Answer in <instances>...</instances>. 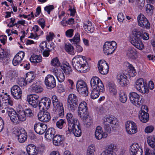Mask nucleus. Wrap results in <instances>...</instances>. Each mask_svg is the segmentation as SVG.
Listing matches in <instances>:
<instances>
[{
	"label": "nucleus",
	"mask_w": 155,
	"mask_h": 155,
	"mask_svg": "<svg viewBox=\"0 0 155 155\" xmlns=\"http://www.w3.org/2000/svg\"><path fill=\"white\" fill-rule=\"evenodd\" d=\"M76 56L73 58L72 61L73 67L79 72L85 73L90 70V65L85 58V57L79 56L80 58Z\"/></svg>",
	"instance_id": "1"
},
{
	"label": "nucleus",
	"mask_w": 155,
	"mask_h": 155,
	"mask_svg": "<svg viewBox=\"0 0 155 155\" xmlns=\"http://www.w3.org/2000/svg\"><path fill=\"white\" fill-rule=\"evenodd\" d=\"M6 110V113L9 117L10 120L15 124H18L20 121H25L26 117L22 110H19L17 113L13 108L7 107L5 108Z\"/></svg>",
	"instance_id": "2"
},
{
	"label": "nucleus",
	"mask_w": 155,
	"mask_h": 155,
	"mask_svg": "<svg viewBox=\"0 0 155 155\" xmlns=\"http://www.w3.org/2000/svg\"><path fill=\"white\" fill-rule=\"evenodd\" d=\"M79 117L85 120V123L87 127L90 126L93 123L92 120L88 119V111L86 102L84 101L81 102L78 105V110Z\"/></svg>",
	"instance_id": "3"
},
{
	"label": "nucleus",
	"mask_w": 155,
	"mask_h": 155,
	"mask_svg": "<svg viewBox=\"0 0 155 155\" xmlns=\"http://www.w3.org/2000/svg\"><path fill=\"white\" fill-rule=\"evenodd\" d=\"M133 38L130 39V43L137 48H143L144 45L140 41L141 36V32L136 29H134L132 32Z\"/></svg>",
	"instance_id": "4"
},
{
	"label": "nucleus",
	"mask_w": 155,
	"mask_h": 155,
	"mask_svg": "<svg viewBox=\"0 0 155 155\" xmlns=\"http://www.w3.org/2000/svg\"><path fill=\"white\" fill-rule=\"evenodd\" d=\"M67 105L69 109L72 111L76 110L79 103L78 98L75 94H71L68 96Z\"/></svg>",
	"instance_id": "5"
},
{
	"label": "nucleus",
	"mask_w": 155,
	"mask_h": 155,
	"mask_svg": "<svg viewBox=\"0 0 155 155\" xmlns=\"http://www.w3.org/2000/svg\"><path fill=\"white\" fill-rule=\"evenodd\" d=\"M117 122L116 118L113 116L108 115L104 117L103 128L106 132L110 133L111 129L109 124L115 125L117 123Z\"/></svg>",
	"instance_id": "6"
},
{
	"label": "nucleus",
	"mask_w": 155,
	"mask_h": 155,
	"mask_svg": "<svg viewBox=\"0 0 155 155\" xmlns=\"http://www.w3.org/2000/svg\"><path fill=\"white\" fill-rule=\"evenodd\" d=\"M76 88L77 91L84 96H86L88 94V92L85 82L82 80H78L77 83Z\"/></svg>",
	"instance_id": "7"
},
{
	"label": "nucleus",
	"mask_w": 155,
	"mask_h": 155,
	"mask_svg": "<svg viewBox=\"0 0 155 155\" xmlns=\"http://www.w3.org/2000/svg\"><path fill=\"white\" fill-rule=\"evenodd\" d=\"M90 84L92 88L100 89V91H104V86L101 81L98 77L94 76L91 79Z\"/></svg>",
	"instance_id": "8"
},
{
	"label": "nucleus",
	"mask_w": 155,
	"mask_h": 155,
	"mask_svg": "<svg viewBox=\"0 0 155 155\" xmlns=\"http://www.w3.org/2000/svg\"><path fill=\"white\" fill-rule=\"evenodd\" d=\"M13 133L17 137L18 141L21 143L24 142L27 138V134L26 132L23 129H19L14 128L13 129Z\"/></svg>",
	"instance_id": "9"
},
{
	"label": "nucleus",
	"mask_w": 155,
	"mask_h": 155,
	"mask_svg": "<svg viewBox=\"0 0 155 155\" xmlns=\"http://www.w3.org/2000/svg\"><path fill=\"white\" fill-rule=\"evenodd\" d=\"M129 99L131 103L137 107L142 104V98L135 92H130L129 94Z\"/></svg>",
	"instance_id": "10"
},
{
	"label": "nucleus",
	"mask_w": 155,
	"mask_h": 155,
	"mask_svg": "<svg viewBox=\"0 0 155 155\" xmlns=\"http://www.w3.org/2000/svg\"><path fill=\"white\" fill-rule=\"evenodd\" d=\"M146 83L142 78L138 79L135 83V87L140 92L145 94L149 92V89L146 88Z\"/></svg>",
	"instance_id": "11"
},
{
	"label": "nucleus",
	"mask_w": 155,
	"mask_h": 155,
	"mask_svg": "<svg viewBox=\"0 0 155 155\" xmlns=\"http://www.w3.org/2000/svg\"><path fill=\"white\" fill-rule=\"evenodd\" d=\"M51 104L50 99L47 97H43L40 99L38 102V107L41 111L47 110L48 109Z\"/></svg>",
	"instance_id": "12"
},
{
	"label": "nucleus",
	"mask_w": 155,
	"mask_h": 155,
	"mask_svg": "<svg viewBox=\"0 0 155 155\" xmlns=\"http://www.w3.org/2000/svg\"><path fill=\"white\" fill-rule=\"evenodd\" d=\"M126 131L129 134H132L137 132V127L136 124L132 121H128L125 124Z\"/></svg>",
	"instance_id": "13"
},
{
	"label": "nucleus",
	"mask_w": 155,
	"mask_h": 155,
	"mask_svg": "<svg viewBox=\"0 0 155 155\" xmlns=\"http://www.w3.org/2000/svg\"><path fill=\"white\" fill-rule=\"evenodd\" d=\"M130 151L132 155H143V151L141 145L137 143H133L131 145Z\"/></svg>",
	"instance_id": "14"
},
{
	"label": "nucleus",
	"mask_w": 155,
	"mask_h": 155,
	"mask_svg": "<svg viewBox=\"0 0 155 155\" xmlns=\"http://www.w3.org/2000/svg\"><path fill=\"white\" fill-rule=\"evenodd\" d=\"M98 68L100 73L102 74H106L109 71V65L104 60H101L98 63Z\"/></svg>",
	"instance_id": "15"
},
{
	"label": "nucleus",
	"mask_w": 155,
	"mask_h": 155,
	"mask_svg": "<svg viewBox=\"0 0 155 155\" xmlns=\"http://www.w3.org/2000/svg\"><path fill=\"white\" fill-rule=\"evenodd\" d=\"M26 150L28 155H39L40 153L43 150L40 147H36L34 144L28 145L26 148Z\"/></svg>",
	"instance_id": "16"
},
{
	"label": "nucleus",
	"mask_w": 155,
	"mask_h": 155,
	"mask_svg": "<svg viewBox=\"0 0 155 155\" xmlns=\"http://www.w3.org/2000/svg\"><path fill=\"white\" fill-rule=\"evenodd\" d=\"M137 21L139 26L144 28L149 29L150 28V23L145 17L142 14L139 15Z\"/></svg>",
	"instance_id": "17"
},
{
	"label": "nucleus",
	"mask_w": 155,
	"mask_h": 155,
	"mask_svg": "<svg viewBox=\"0 0 155 155\" xmlns=\"http://www.w3.org/2000/svg\"><path fill=\"white\" fill-rule=\"evenodd\" d=\"M46 124L38 122H36L34 125V130L37 134L41 135L43 134L47 129Z\"/></svg>",
	"instance_id": "18"
},
{
	"label": "nucleus",
	"mask_w": 155,
	"mask_h": 155,
	"mask_svg": "<svg viewBox=\"0 0 155 155\" xmlns=\"http://www.w3.org/2000/svg\"><path fill=\"white\" fill-rule=\"evenodd\" d=\"M45 83L48 89L53 88L56 86L55 79L54 76L51 74L48 75L45 77Z\"/></svg>",
	"instance_id": "19"
},
{
	"label": "nucleus",
	"mask_w": 155,
	"mask_h": 155,
	"mask_svg": "<svg viewBox=\"0 0 155 155\" xmlns=\"http://www.w3.org/2000/svg\"><path fill=\"white\" fill-rule=\"evenodd\" d=\"M11 94L16 99H20L22 95V91L20 88L17 85H14L11 89Z\"/></svg>",
	"instance_id": "20"
},
{
	"label": "nucleus",
	"mask_w": 155,
	"mask_h": 155,
	"mask_svg": "<svg viewBox=\"0 0 155 155\" xmlns=\"http://www.w3.org/2000/svg\"><path fill=\"white\" fill-rule=\"evenodd\" d=\"M68 127V130L66 131V134H68L72 132L74 136L76 137H79L81 134L82 132L81 127L80 126V124L78 125H74L72 126L71 129Z\"/></svg>",
	"instance_id": "21"
},
{
	"label": "nucleus",
	"mask_w": 155,
	"mask_h": 155,
	"mask_svg": "<svg viewBox=\"0 0 155 155\" xmlns=\"http://www.w3.org/2000/svg\"><path fill=\"white\" fill-rule=\"evenodd\" d=\"M27 100L30 104L34 108L37 107L40 100L39 96L36 95H31L28 96Z\"/></svg>",
	"instance_id": "22"
},
{
	"label": "nucleus",
	"mask_w": 155,
	"mask_h": 155,
	"mask_svg": "<svg viewBox=\"0 0 155 155\" xmlns=\"http://www.w3.org/2000/svg\"><path fill=\"white\" fill-rule=\"evenodd\" d=\"M46 111L40 110L38 114L39 120L42 122H47L51 119L49 113Z\"/></svg>",
	"instance_id": "23"
},
{
	"label": "nucleus",
	"mask_w": 155,
	"mask_h": 155,
	"mask_svg": "<svg viewBox=\"0 0 155 155\" xmlns=\"http://www.w3.org/2000/svg\"><path fill=\"white\" fill-rule=\"evenodd\" d=\"M66 118L68 122V127L71 129L72 126L78 125L79 124V121L78 119L75 118L73 115L70 113H68L66 115Z\"/></svg>",
	"instance_id": "24"
},
{
	"label": "nucleus",
	"mask_w": 155,
	"mask_h": 155,
	"mask_svg": "<svg viewBox=\"0 0 155 155\" xmlns=\"http://www.w3.org/2000/svg\"><path fill=\"white\" fill-rule=\"evenodd\" d=\"M107 134L103 132L102 128L100 126H97L95 132V136L96 139L99 140L102 138H105L107 136Z\"/></svg>",
	"instance_id": "25"
},
{
	"label": "nucleus",
	"mask_w": 155,
	"mask_h": 155,
	"mask_svg": "<svg viewBox=\"0 0 155 155\" xmlns=\"http://www.w3.org/2000/svg\"><path fill=\"white\" fill-rule=\"evenodd\" d=\"M52 140L54 145L56 146H59L63 143L64 137L63 135L56 134Z\"/></svg>",
	"instance_id": "26"
},
{
	"label": "nucleus",
	"mask_w": 155,
	"mask_h": 155,
	"mask_svg": "<svg viewBox=\"0 0 155 155\" xmlns=\"http://www.w3.org/2000/svg\"><path fill=\"white\" fill-rule=\"evenodd\" d=\"M30 60L35 65H38L42 62V58L40 55H38L35 53H33L30 58Z\"/></svg>",
	"instance_id": "27"
},
{
	"label": "nucleus",
	"mask_w": 155,
	"mask_h": 155,
	"mask_svg": "<svg viewBox=\"0 0 155 155\" xmlns=\"http://www.w3.org/2000/svg\"><path fill=\"white\" fill-rule=\"evenodd\" d=\"M84 28L87 32H92L94 30V27L91 22L89 21H84L83 23Z\"/></svg>",
	"instance_id": "28"
},
{
	"label": "nucleus",
	"mask_w": 155,
	"mask_h": 155,
	"mask_svg": "<svg viewBox=\"0 0 155 155\" xmlns=\"http://www.w3.org/2000/svg\"><path fill=\"white\" fill-rule=\"evenodd\" d=\"M46 131L45 137L49 140H51L55 136L56 131L55 130L53 127L48 128Z\"/></svg>",
	"instance_id": "29"
},
{
	"label": "nucleus",
	"mask_w": 155,
	"mask_h": 155,
	"mask_svg": "<svg viewBox=\"0 0 155 155\" xmlns=\"http://www.w3.org/2000/svg\"><path fill=\"white\" fill-rule=\"evenodd\" d=\"M139 117L141 121L145 123L149 120V115L145 110H141L139 113Z\"/></svg>",
	"instance_id": "30"
},
{
	"label": "nucleus",
	"mask_w": 155,
	"mask_h": 155,
	"mask_svg": "<svg viewBox=\"0 0 155 155\" xmlns=\"http://www.w3.org/2000/svg\"><path fill=\"white\" fill-rule=\"evenodd\" d=\"M127 76L125 75L118 74L117 75V81L121 86H126L127 84Z\"/></svg>",
	"instance_id": "31"
},
{
	"label": "nucleus",
	"mask_w": 155,
	"mask_h": 155,
	"mask_svg": "<svg viewBox=\"0 0 155 155\" xmlns=\"http://www.w3.org/2000/svg\"><path fill=\"white\" fill-rule=\"evenodd\" d=\"M10 51L8 49H0V60H3L10 56Z\"/></svg>",
	"instance_id": "32"
},
{
	"label": "nucleus",
	"mask_w": 155,
	"mask_h": 155,
	"mask_svg": "<svg viewBox=\"0 0 155 155\" xmlns=\"http://www.w3.org/2000/svg\"><path fill=\"white\" fill-rule=\"evenodd\" d=\"M32 31L34 32L35 35L36 36L35 38V39H36V40L38 39L40 36L44 34L43 31L37 25H34L33 27Z\"/></svg>",
	"instance_id": "33"
},
{
	"label": "nucleus",
	"mask_w": 155,
	"mask_h": 155,
	"mask_svg": "<svg viewBox=\"0 0 155 155\" xmlns=\"http://www.w3.org/2000/svg\"><path fill=\"white\" fill-rule=\"evenodd\" d=\"M51 99L54 107L55 109L63 106L62 103L58 99L56 96L53 95L51 97Z\"/></svg>",
	"instance_id": "34"
},
{
	"label": "nucleus",
	"mask_w": 155,
	"mask_h": 155,
	"mask_svg": "<svg viewBox=\"0 0 155 155\" xmlns=\"http://www.w3.org/2000/svg\"><path fill=\"white\" fill-rule=\"evenodd\" d=\"M109 91L112 95H116L117 93V90L116 86L115 83L113 82H110L108 84Z\"/></svg>",
	"instance_id": "35"
},
{
	"label": "nucleus",
	"mask_w": 155,
	"mask_h": 155,
	"mask_svg": "<svg viewBox=\"0 0 155 155\" xmlns=\"http://www.w3.org/2000/svg\"><path fill=\"white\" fill-rule=\"evenodd\" d=\"M36 75L32 72H29L26 74L25 80L27 84H31L35 80Z\"/></svg>",
	"instance_id": "36"
},
{
	"label": "nucleus",
	"mask_w": 155,
	"mask_h": 155,
	"mask_svg": "<svg viewBox=\"0 0 155 155\" xmlns=\"http://www.w3.org/2000/svg\"><path fill=\"white\" fill-rule=\"evenodd\" d=\"M54 73V75L59 82H62L64 81L65 77L64 74L62 71L57 70H55Z\"/></svg>",
	"instance_id": "37"
},
{
	"label": "nucleus",
	"mask_w": 155,
	"mask_h": 155,
	"mask_svg": "<svg viewBox=\"0 0 155 155\" xmlns=\"http://www.w3.org/2000/svg\"><path fill=\"white\" fill-rule=\"evenodd\" d=\"M80 40V35L78 33H77L75 34L73 38L70 40V41L71 43L75 44V45L76 48H81V46L79 45Z\"/></svg>",
	"instance_id": "38"
},
{
	"label": "nucleus",
	"mask_w": 155,
	"mask_h": 155,
	"mask_svg": "<svg viewBox=\"0 0 155 155\" xmlns=\"http://www.w3.org/2000/svg\"><path fill=\"white\" fill-rule=\"evenodd\" d=\"M126 54L129 58L134 59L137 57L138 53L136 49H129L127 52Z\"/></svg>",
	"instance_id": "39"
},
{
	"label": "nucleus",
	"mask_w": 155,
	"mask_h": 155,
	"mask_svg": "<svg viewBox=\"0 0 155 155\" xmlns=\"http://www.w3.org/2000/svg\"><path fill=\"white\" fill-rule=\"evenodd\" d=\"M119 100L123 103H125L127 99V97L126 93L123 90H120L118 92Z\"/></svg>",
	"instance_id": "40"
},
{
	"label": "nucleus",
	"mask_w": 155,
	"mask_h": 155,
	"mask_svg": "<svg viewBox=\"0 0 155 155\" xmlns=\"http://www.w3.org/2000/svg\"><path fill=\"white\" fill-rule=\"evenodd\" d=\"M127 64H128V67L129 69L128 72V75L130 77H133L135 76L137 74V73L134 67L132 64L129 63H127Z\"/></svg>",
	"instance_id": "41"
},
{
	"label": "nucleus",
	"mask_w": 155,
	"mask_h": 155,
	"mask_svg": "<svg viewBox=\"0 0 155 155\" xmlns=\"http://www.w3.org/2000/svg\"><path fill=\"white\" fill-rule=\"evenodd\" d=\"M147 140L149 145L152 148H155V136H147Z\"/></svg>",
	"instance_id": "42"
},
{
	"label": "nucleus",
	"mask_w": 155,
	"mask_h": 155,
	"mask_svg": "<svg viewBox=\"0 0 155 155\" xmlns=\"http://www.w3.org/2000/svg\"><path fill=\"white\" fill-rule=\"evenodd\" d=\"M104 91H100V89L92 88L91 93V97L93 99H95L98 97L100 95V93H103Z\"/></svg>",
	"instance_id": "43"
},
{
	"label": "nucleus",
	"mask_w": 155,
	"mask_h": 155,
	"mask_svg": "<svg viewBox=\"0 0 155 155\" xmlns=\"http://www.w3.org/2000/svg\"><path fill=\"white\" fill-rule=\"evenodd\" d=\"M68 64L69 66L66 65L65 66H61V68L66 75H69L72 73V70L69 64Z\"/></svg>",
	"instance_id": "44"
},
{
	"label": "nucleus",
	"mask_w": 155,
	"mask_h": 155,
	"mask_svg": "<svg viewBox=\"0 0 155 155\" xmlns=\"http://www.w3.org/2000/svg\"><path fill=\"white\" fill-rule=\"evenodd\" d=\"M0 97L2 99H4L5 100V103H7L9 105L11 106L13 105V101L9 95H8L7 97H4L2 95H1Z\"/></svg>",
	"instance_id": "45"
},
{
	"label": "nucleus",
	"mask_w": 155,
	"mask_h": 155,
	"mask_svg": "<svg viewBox=\"0 0 155 155\" xmlns=\"http://www.w3.org/2000/svg\"><path fill=\"white\" fill-rule=\"evenodd\" d=\"M22 59L16 54L15 56L12 61V63L14 65L16 66L18 65L19 63L21 62Z\"/></svg>",
	"instance_id": "46"
},
{
	"label": "nucleus",
	"mask_w": 155,
	"mask_h": 155,
	"mask_svg": "<svg viewBox=\"0 0 155 155\" xmlns=\"http://www.w3.org/2000/svg\"><path fill=\"white\" fill-rule=\"evenodd\" d=\"M153 6L151 4H147L146 6V11L150 15L153 14Z\"/></svg>",
	"instance_id": "47"
},
{
	"label": "nucleus",
	"mask_w": 155,
	"mask_h": 155,
	"mask_svg": "<svg viewBox=\"0 0 155 155\" xmlns=\"http://www.w3.org/2000/svg\"><path fill=\"white\" fill-rule=\"evenodd\" d=\"M66 124L64 120L62 119L59 120L56 122L57 127L60 129H62L64 127V125Z\"/></svg>",
	"instance_id": "48"
},
{
	"label": "nucleus",
	"mask_w": 155,
	"mask_h": 155,
	"mask_svg": "<svg viewBox=\"0 0 155 155\" xmlns=\"http://www.w3.org/2000/svg\"><path fill=\"white\" fill-rule=\"evenodd\" d=\"M116 147L114 144H111L108 146L107 149L103 152L107 153L108 152L109 153L113 154V150L115 149Z\"/></svg>",
	"instance_id": "49"
},
{
	"label": "nucleus",
	"mask_w": 155,
	"mask_h": 155,
	"mask_svg": "<svg viewBox=\"0 0 155 155\" xmlns=\"http://www.w3.org/2000/svg\"><path fill=\"white\" fill-rule=\"evenodd\" d=\"M22 110L25 113V114L26 117H31L33 116L32 110L30 108H26L25 110Z\"/></svg>",
	"instance_id": "50"
},
{
	"label": "nucleus",
	"mask_w": 155,
	"mask_h": 155,
	"mask_svg": "<svg viewBox=\"0 0 155 155\" xmlns=\"http://www.w3.org/2000/svg\"><path fill=\"white\" fill-rule=\"evenodd\" d=\"M43 89L39 85H36L32 87V91L36 93H39L42 91Z\"/></svg>",
	"instance_id": "51"
},
{
	"label": "nucleus",
	"mask_w": 155,
	"mask_h": 155,
	"mask_svg": "<svg viewBox=\"0 0 155 155\" xmlns=\"http://www.w3.org/2000/svg\"><path fill=\"white\" fill-rule=\"evenodd\" d=\"M51 63L53 66H58L60 65L59 61L57 57L53 58L51 61Z\"/></svg>",
	"instance_id": "52"
},
{
	"label": "nucleus",
	"mask_w": 155,
	"mask_h": 155,
	"mask_svg": "<svg viewBox=\"0 0 155 155\" xmlns=\"http://www.w3.org/2000/svg\"><path fill=\"white\" fill-rule=\"evenodd\" d=\"M38 24L41 26L42 29H43L45 25V21L44 18H41L38 20Z\"/></svg>",
	"instance_id": "53"
},
{
	"label": "nucleus",
	"mask_w": 155,
	"mask_h": 155,
	"mask_svg": "<svg viewBox=\"0 0 155 155\" xmlns=\"http://www.w3.org/2000/svg\"><path fill=\"white\" fill-rule=\"evenodd\" d=\"M54 36V35L53 32H50L46 36V40L49 42L52 41Z\"/></svg>",
	"instance_id": "54"
},
{
	"label": "nucleus",
	"mask_w": 155,
	"mask_h": 155,
	"mask_svg": "<svg viewBox=\"0 0 155 155\" xmlns=\"http://www.w3.org/2000/svg\"><path fill=\"white\" fill-rule=\"evenodd\" d=\"M54 9V6L53 5H49L46 6L44 8L45 10L49 14H50L51 12Z\"/></svg>",
	"instance_id": "55"
},
{
	"label": "nucleus",
	"mask_w": 155,
	"mask_h": 155,
	"mask_svg": "<svg viewBox=\"0 0 155 155\" xmlns=\"http://www.w3.org/2000/svg\"><path fill=\"white\" fill-rule=\"evenodd\" d=\"M56 109H58L59 110L58 113L59 116L62 117L64 115V110L63 107V106L59 107V108H58Z\"/></svg>",
	"instance_id": "56"
},
{
	"label": "nucleus",
	"mask_w": 155,
	"mask_h": 155,
	"mask_svg": "<svg viewBox=\"0 0 155 155\" xmlns=\"http://www.w3.org/2000/svg\"><path fill=\"white\" fill-rule=\"evenodd\" d=\"M73 32L74 30L73 29H69L65 32L66 35L67 37L71 38L73 36Z\"/></svg>",
	"instance_id": "57"
},
{
	"label": "nucleus",
	"mask_w": 155,
	"mask_h": 155,
	"mask_svg": "<svg viewBox=\"0 0 155 155\" xmlns=\"http://www.w3.org/2000/svg\"><path fill=\"white\" fill-rule=\"evenodd\" d=\"M145 86L146 88H148L149 89L152 90L153 89L154 87V84L153 82L152 81H150L148 84L147 86V84L146 83Z\"/></svg>",
	"instance_id": "58"
},
{
	"label": "nucleus",
	"mask_w": 155,
	"mask_h": 155,
	"mask_svg": "<svg viewBox=\"0 0 155 155\" xmlns=\"http://www.w3.org/2000/svg\"><path fill=\"white\" fill-rule=\"evenodd\" d=\"M154 130V127L152 126H147L145 129V132L147 133H150L152 132Z\"/></svg>",
	"instance_id": "59"
},
{
	"label": "nucleus",
	"mask_w": 155,
	"mask_h": 155,
	"mask_svg": "<svg viewBox=\"0 0 155 155\" xmlns=\"http://www.w3.org/2000/svg\"><path fill=\"white\" fill-rule=\"evenodd\" d=\"M18 84L21 87H24L28 84L25 80L24 78L21 79L18 82Z\"/></svg>",
	"instance_id": "60"
},
{
	"label": "nucleus",
	"mask_w": 155,
	"mask_h": 155,
	"mask_svg": "<svg viewBox=\"0 0 155 155\" xmlns=\"http://www.w3.org/2000/svg\"><path fill=\"white\" fill-rule=\"evenodd\" d=\"M124 19V16L123 13H120L117 15V20L119 22H123Z\"/></svg>",
	"instance_id": "61"
},
{
	"label": "nucleus",
	"mask_w": 155,
	"mask_h": 155,
	"mask_svg": "<svg viewBox=\"0 0 155 155\" xmlns=\"http://www.w3.org/2000/svg\"><path fill=\"white\" fill-rule=\"evenodd\" d=\"M48 44L46 41H44L41 43L39 45V46L40 48H49V45H48Z\"/></svg>",
	"instance_id": "62"
},
{
	"label": "nucleus",
	"mask_w": 155,
	"mask_h": 155,
	"mask_svg": "<svg viewBox=\"0 0 155 155\" xmlns=\"http://www.w3.org/2000/svg\"><path fill=\"white\" fill-rule=\"evenodd\" d=\"M112 49H103V51L106 55H109L113 53L116 49H114L113 50H110Z\"/></svg>",
	"instance_id": "63"
},
{
	"label": "nucleus",
	"mask_w": 155,
	"mask_h": 155,
	"mask_svg": "<svg viewBox=\"0 0 155 155\" xmlns=\"http://www.w3.org/2000/svg\"><path fill=\"white\" fill-rule=\"evenodd\" d=\"M7 38V36L5 35L0 36V41L3 45H4L5 44Z\"/></svg>",
	"instance_id": "64"
}]
</instances>
